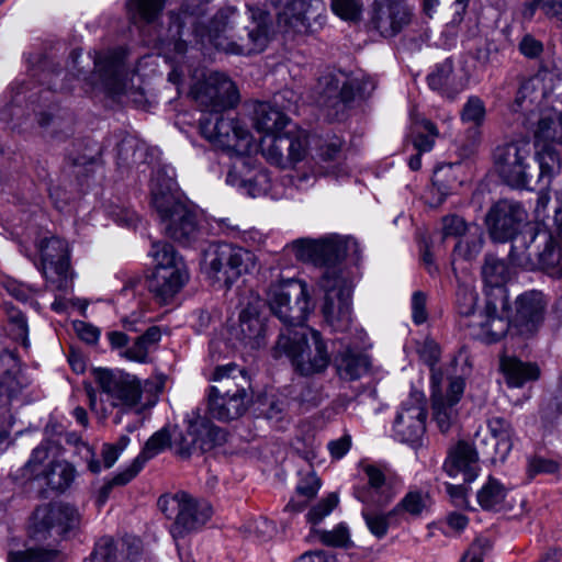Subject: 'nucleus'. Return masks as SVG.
Returning <instances> with one entry per match:
<instances>
[{
	"mask_svg": "<svg viewBox=\"0 0 562 562\" xmlns=\"http://www.w3.org/2000/svg\"><path fill=\"white\" fill-rule=\"evenodd\" d=\"M151 204L167 237L183 246L198 239L200 229L196 214L176 195L170 183L165 188L153 183Z\"/></svg>",
	"mask_w": 562,
	"mask_h": 562,
	"instance_id": "nucleus-5",
	"label": "nucleus"
},
{
	"mask_svg": "<svg viewBox=\"0 0 562 562\" xmlns=\"http://www.w3.org/2000/svg\"><path fill=\"white\" fill-rule=\"evenodd\" d=\"M189 280L187 266L154 269L149 280V290L164 304L180 292Z\"/></svg>",
	"mask_w": 562,
	"mask_h": 562,
	"instance_id": "nucleus-25",
	"label": "nucleus"
},
{
	"mask_svg": "<svg viewBox=\"0 0 562 562\" xmlns=\"http://www.w3.org/2000/svg\"><path fill=\"white\" fill-rule=\"evenodd\" d=\"M80 55L76 50L71 53V72L76 70L75 76L78 79L86 81L92 89L100 88L110 94H121L126 91L130 72L121 52L95 53L94 71L89 77H86L81 69L77 67Z\"/></svg>",
	"mask_w": 562,
	"mask_h": 562,
	"instance_id": "nucleus-8",
	"label": "nucleus"
},
{
	"mask_svg": "<svg viewBox=\"0 0 562 562\" xmlns=\"http://www.w3.org/2000/svg\"><path fill=\"white\" fill-rule=\"evenodd\" d=\"M267 302L285 326L273 348V356H285L302 375L323 373L330 363V355L321 333L304 326L313 310L307 283L278 273L268 288Z\"/></svg>",
	"mask_w": 562,
	"mask_h": 562,
	"instance_id": "nucleus-2",
	"label": "nucleus"
},
{
	"mask_svg": "<svg viewBox=\"0 0 562 562\" xmlns=\"http://www.w3.org/2000/svg\"><path fill=\"white\" fill-rule=\"evenodd\" d=\"M339 499L336 494H329L326 498L322 499L317 505L311 508L307 514V519L313 525L321 522L328 516L337 506Z\"/></svg>",
	"mask_w": 562,
	"mask_h": 562,
	"instance_id": "nucleus-51",
	"label": "nucleus"
},
{
	"mask_svg": "<svg viewBox=\"0 0 562 562\" xmlns=\"http://www.w3.org/2000/svg\"><path fill=\"white\" fill-rule=\"evenodd\" d=\"M167 0H126V10L134 24L155 23L162 13Z\"/></svg>",
	"mask_w": 562,
	"mask_h": 562,
	"instance_id": "nucleus-34",
	"label": "nucleus"
},
{
	"mask_svg": "<svg viewBox=\"0 0 562 562\" xmlns=\"http://www.w3.org/2000/svg\"><path fill=\"white\" fill-rule=\"evenodd\" d=\"M56 550L30 549L27 551L10 552L8 562H56Z\"/></svg>",
	"mask_w": 562,
	"mask_h": 562,
	"instance_id": "nucleus-47",
	"label": "nucleus"
},
{
	"mask_svg": "<svg viewBox=\"0 0 562 562\" xmlns=\"http://www.w3.org/2000/svg\"><path fill=\"white\" fill-rule=\"evenodd\" d=\"M47 484L58 491L66 490L75 479V470L68 463L56 462L52 464L50 470L45 473Z\"/></svg>",
	"mask_w": 562,
	"mask_h": 562,
	"instance_id": "nucleus-42",
	"label": "nucleus"
},
{
	"mask_svg": "<svg viewBox=\"0 0 562 562\" xmlns=\"http://www.w3.org/2000/svg\"><path fill=\"white\" fill-rule=\"evenodd\" d=\"M504 293L503 310L506 314V321L496 319L494 316V341L503 338L507 331L512 335L531 337L541 326L544 318L546 302L543 295L538 291H528L520 294L515 301V311L509 312L508 297L506 290Z\"/></svg>",
	"mask_w": 562,
	"mask_h": 562,
	"instance_id": "nucleus-6",
	"label": "nucleus"
},
{
	"mask_svg": "<svg viewBox=\"0 0 562 562\" xmlns=\"http://www.w3.org/2000/svg\"><path fill=\"white\" fill-rule=\"evenodd\" d=\"M202 135L215 146L238 156L248 155L254 145L251 133L237 119L228 116L204 117L200 121Z\"/></svg>",
	"mask_w": 562,
	"mask_h": 562,
	"instance_id": "nucleus-12",
	"label": "nucleus"
},
{
	"mask_svg": "<svg viewBox=\"0 0 562 562\" xmlns=\"http://www.w3.org/2000/svg\"><path fill=\"white\" fill-rule=\"evenodd\" d=\"M116 547L111 537L100 538L90 554L89 562H115Z\"/></svg>",
	"mask_w": 562,
	"mask_h": 562,
	"instance_id": "nucleus-49",
	"label": "nucleus"
},
{
	"mask_svg": "<svg viewBox=\"0 0 562 562\" xmlns=\"http://www.w3.org/2000/svg\"><path fill=\"white\" fill-rule=\"evenodd\" d=\"M191 93L204 111L218 113L238 103L239 94L235 83L224 74L211 72L196 82Z\"/></svg>",
	"mask_w": 562,
	"mask_h": 562,
	"instance_id": "nucleus-16",
	"label": "nucleus"
},
{
	"mask_svg": "<svg viewBox=\"0 0 562 562\" xmlns=\"http://www.w3.org/2000/svg\"><path fill=\"white\" fill-rule=\"evenodd\" d=\"M555 75L547 69H540L536 75L528 78L519 88L517 102L520 106L529 99V102L537 103L546 98L553 90Z\"/></svg>",
	"mask_w": 562,
	"mask_h": 562,
	"instance_id": "nucleus-30",
	"label": "nucleus"
},
{
	"mask_svg": "<svg viewBox=\"0 0 562 562\" xmlns=\"http://www.w3.org/2000/svg\"><path fill=\"white\" fill-rule=\"evenodd\" d=\"M171 446V435L167 427H162L154 432L145 442L139 454L133 462L123 471L114 476L115 484H127L131 482L144 468L147 461L162 452L166 448Z\"/></svg>",
	"mask_w": 562,
	"mask_h": 562,
	"instance_id": "nucleus-23",
	"label": "nucleus"
},
{
	"mask_svg": "<svg viewBox=\"0 0 562 562\" xmlns=\"http://www.w3.org/2000/svg\"><path fill=\"white\" fill-rule=\"evenodd\" d=\"M345 140L337 135L322 139L317 147V157L323 162L338 161L342 157Z\"/></svg>",
	"mask_w": 562,
	"mask_h": 562,
	"instance_id": "nucleus-46",
	"label": "nucleus"
},
{
	"mask_svg": "<svg viewBox=\"0 0 562 562\" xmlns=\"http://www.w3.org/2000/svg\"><path fill=\"white\" fill-rule=\"evenodd\" d=\"M479 295L475 289L465 283H459L456 292V308L460 322L476 313Z\"/></svg>",
	"mask_w": 562,
	"mask_h": 562,
	"instance_id": "nucleus-41",
	"label": "nucleus"
},
{
	"mask_svg": "<svg viewBox=\"0 0 562 562\" xmlns=\"http://www.w3.org/2000/svg\"><path fill=\"white\" fill-rule=\"evenodd\" d=\"M483 238L481 233H473L465 238L459 239L453 249V261L457 259L472 260L483 248Z\"/></svg>",
	"mask_w": 562,
	"mask_h": 562,
	"instance_id": "nucleus-43",
	"label": "nucleus"
},
{
	"mask_svg": "<svg viewBox=\"0 0 562 562\" xmlns=\"http://www.w3.org/2000/svg\"><path fill=\"white\" fill-rule=\"evenodd\" d=\"M537 142L562 145V115L549 111L541 114L535 131Z\"/></svg>",
	"mask_w": 562,
	"mask_h": 562,
	"instance_id": "nucleus-36",
	"label": "nucleus"
},
{
	"mask_svg": "<svg viewBox=\"0 0 562 562\" xmlns=\"http://www.w3.org/2000/svg\"><path fill=\"white\" fill-rule=\"evenodd\" d=\"M161 339V330L158 326L148 327L143 335L138 336L134 344L123 350L121 356L125 359L137 362L148 363L149 353L156 349Z\"/></svg>",
	"mask_w": 562,
	"mask_h": 562,
	"instance_id": "nucleus-32",
	"label": "nucleus"
},
{
	"mask_svg": "<svg viewBox=\"0 0 562 562\" xmlns=\"http://www.w3.org/2000/svg\"><path fill=\"white\" fill-rule=\"evenodd\" d=\"M453 72L452 59L447 58L436 65L434 70L427 76V82L431 90L445 93L449 86Z\"/></svg>",
	"mask_w": 562,
	"mask_h": 562,
	"instance_id": "nucleus-45",
	"label": "nucleus"
},
{
	"mask_svg": "<svg viewBox=\"0 0 562 562\" xmlns=\"http://www.w3.org/2000/svg\"><path fill=\"white\" fill-rule=\"evenodd\" d=\"M452 407L446 403L445 398L437 394L436 391L432 393V409L434 417L441 432H447L451 426L452 419Z\"/></svg>",
	"mask_w": 562,
	"mask_h": 562,
	"instance_id": "nucleus-48",
	"label": "nucleus"
},
{
	"mask_svg": "<svg viewBox=\"0 0 562 562\" xmlns=\"http://www.w3.org/2000/svg\"><path fill=\"white\" fill-rule=\"evenodd\" d=\"M530 155L528 142L512 143L498 147L494 155V171L512 187H520L528 182L526 159Z\"/></svg>",
	"mask_w": 562,
	"mask_h": 562,
	"instance_id": "nucleus-20",
	"label": "nucleus"
},
{
	"mask_svg": "<svg viewBox=\"0 0 562 562\" xmlns=\"http://www.w3.org/2000/svg\"><path fill=\"white\" fill-rule=\"evenodd\" d=\"M427 297L424 292L416 291L412 295V318L416 325H420L427 321L426 311Z\"/></svg>",
	"mask_w": 562,
	"mask_h": 562,
	"instance_id": "nucleus-60",
	"label": "nucleus"
},
{
	"mask_svg": "<svg viewBox=\"0 0 562 562\" xmlns=\"http://www.w3.org/2000/svg\"><path fill=\"white\" fill-rule=\"evenodd\" d=\"M212 381L215 384L210 387L211 394L243 396V398L252 400L254 393L249 374L234 363L217 367Z\"/></svg>",
	"mask_w": 562,
	"mask_h": 562,
	"instance_id": "nucleus-22",
	"label": "nucleus"
},
{
	"mask_svg": "<svg viewBox=\"0 0 562 562\" xmlns=\"http://www.w3.org/2000/svg\"><path fill=\"white\" fill-rule=\"evenodd\" d=\"M413 9L403 0H375L369 13V26L384 38H392L412 22Z\"/></svg>",
	"mask_w": 562,
	"mask_h": 562,
	"instance_id": "nucleus-17",
	"label": "nucleus"
},
{
	"mask_svg": "<svg viewBox=\"0 0 562 562\" xmlns=\"http://www.w3.org/2000/svg\"><path fill=\"white\" fill-rule=\"evenodd\" d=\"M172 447L175 453L183 459L189 458L198 448V442L193 440V436L180 434L179 438H175Z\"/></svg>",
	"mask_w": 562,
	"mask_h": 562,
	"instance_id": "nucleus-63",
	"label": "nucleus"
},
{
	"mask_svg": "<svg viewBox=\"0 0 562 562\" xmlns=\"http://www.w3.org/2000/svg\"><path fill=\"white\" fill-rule=\"evenodd\" d=\"M426 398L423 393L412 392L402 402L396 414L393 431L401 442L418 443L426 430Z\"/></svg>",
	"mask_w": 562,
	"mask_h": 562,
	"instance_id": "nucleus-18",
	"label": "nucleus"
},
{
	"mask_svg": "<svg viewBox=\"0 0 562 562\" xmlns=\"http://www.w3.org/2000/svg\"><path fill=\"white\" fill-rule=\"evenodd\" d=\"M81 515L69 504L55 503L40 506L32 518V536L38 540L47 536L67 537L79 529Z\"/></svg>",
	"mask_w": 562,
	"mask_h": 562,
	"instance_id": "nucleus-13",
	"label": "nucleus"
},
{
	"mask_svg": "<svg viewBox=\"0 0 562 562\" xmlns=\"http://www.w3.org/2000/svg\"><path fill=\"white\" fill-rule=\"evenodd\" d=\"M188 435L193 436V440L198 442V449L202 452L209 451L217 445L223 443L225 431L204 417H195L190 420L188 426Z\"/></svg>",
	"mask_w": 562,
	"mask_h": 562,
	"instance_id": "nucleus-31",
	"label": "nucleus"
},
{
	"mask_svg": "<svg viewBox=\"0 0 562 562\" xmlns=\"http://www.w3.org/2000/svg\"><path fill=\"white\" fill-rule=\"evenodd\" d=\"M63 74H64V71L60 68L45 67L42 70L40 80L43 85H47V87L49 89L60 90V91L69 90L70 89L69 85L59 82L66 78V75L63 78H60L63 76Z\"/></svg>",
	"mask_w": 562,
	"mask_h": 562,
	"instance_id": "nucleus-56",
	"label": "nucleus"
},
{
	"mask_svg": "<svg viewBox=\"0 0 562 562\" xmlns=\"http://www.w3.org/2000/svg\"><path fill=\"white\" fill-rule=\"evenodd\" d=\"M359 468L368 481V486L357 487L355 490L356 498L367 506L382 507L389 504L394 494L385 470L378 464L366 462H361Z\"/></svg>",
	"mask_w": 562,
	"mask_h": 562,
	"instance_id": "nucleus-21",
	"label": "nucleus"
},
{
	"mask_svg": "<svg viewBox=\"0 0 562 562\" xmlns=\"http://www.w3.org/2000/svg\"><path fill=\"white\" fill-rule=\"evenodd\" d=\"M48 458V449L46 445H40L36 447L31 454L30 460L25 464L26 469L34 476L45 475V470H40V465Z\"/></svg>",
	"mask_w": 562,
	"mask_h": 562,
	"instance_id": "nucleus-59",
	"label": "nucleus"
},
{
	"mask_svg": "<svg viewBox=\"0 0 562 562\" xmlns=\"http://www.w3.org/2000/svg\"><path fill=\"white\" fill-rule=\"evenodd\" d=\"M205 265L214 278L220 280L222 273L224 281L231 283L241 274L251 272L257 266V257L243 247L220 243L206 250Z\"/></svg>",
	"mask_w": 562,
	"mask_h": 562,
	"instance_id": "nucleus-11",
	"label": "nucleus"
},
{
	"mask_svg": "<svg viewBox=\"0 0 562 562\" xmlns=\"http://www.w3.org/2000/svg\"><path fill=\"white\" fill-rule=\"evenodd\" d=\"M284 255L299 261L312 262L321 270L318 284L327 285L329 278L347 268L345 260L357 265L361 249L356 238L331 234L319 239L300 238L288 244Z\"/></svg>",
	"mask_w": 562,
	"mask_h": 562,
	"instance_id": "nucleus-4",
	"label": "nucleus"
},
{
	"mask_svg": "<svg viewBox=\"0 0 562 562\" xmlns=\"http://www.w3.org/2000/svg\"><path fill=\"white\" fill-rule=\"evenodd\" d=\"M375 82L369 77L351 78L344 71L330 72L317 83L318 104L328 110V116L344 112L357 95L369 97Z\"/></svg>",
	"mask_w": 562,
	"mask_h": 562,
	"instance_id": "nucleus-7",
	"label": "nucleus"
},
{
	"mask_svg": "<svg viewBox=\"0 0 562 562\" xmlns=\"http://www.w3.org/2000/svg\"><path fill=\"white\" fill-rule=\"evenodd\" d=\"M331 9L341 19L353 21L359 18L361 4L357 0H331Z\"/></svg>",
	"mask_w": 562,
	"mask_h": 562,
	"instance_id": "nucleus-53",
	"label": "nucleus"
},
{
	"mask_svg": "<svg viewBox=\"0 0 562 562\" xmlns=\"http://www.w3.org/2000/svg\"><path fill=\"white\" fill-rule=\"evenodd\" d=\"M443 470L450 477H457L462 474L464 482L470 483L474 481L480 471L477 452L470 443L464 441L458 442L449 452L443 463Z\"/></svg>",
	"mask_w": 562,
	"mask_h": 562,
	"instance_id": "nucleus-26",
	"label": "nucleus"
},
{
	"mask_svg": "<svg viewBox=\"0 0 562 562\" xmlns=\"http://www.w3.org/2000/svg\"><path fill=\"white\" fill-rule=\"evenodd\" d=\"M559 470V464L554 460L546 459L542 457H532L528 460V474L535 476L540 473H555Z\"/></svg>",
	"mask_w": 562,
	"mask_h": 562,
	"instance_id": "nucleus-58",
	"label": "nucleus"
},
{
	"mask_svg": "<svg viewBox=\"0 0 562 562\" xmlns=\"http://www.w3.org/2000/svg\"><path fill=\"white\" fill-rule=\"evenodd\" d=\"M154 260V269L187 266L182 256L167 241H154L149 251Z\"/></svg>",
	"mask_w": 562,
	"mask_h": 562,
	"instance_id": "nucleus-37",
	"label": "nucleus"
},
{
	"mask_svg": "<svg viewBox=\"0 0 562 562\" xmlns=\"http://www.w3.org/2000/svg\"><path fill=\"white\" fill-rule=\"evenodd\" d=\"M250 11L252 26L245 27L244 34L234 32L238 18L234 8L220 10L207 20V24L201 7L194 10L186 8L179 13L171 12L168 36L162 41V45L173 53L171 58L178 65L169 72V80L178 85L183 80L186 70H189L181 64L189 43L201 47L213 46L218 50L238 55L262 52L268 43L269 15L260 9Z\"/></svg>",
	"mask_w": 562,
	"mask_h": 562,
	"instance_id": "nucleus-1",
	"label": "nucleus"
},
{
	"mask_svg": "<svg viewBox=\"0 0 562 562\" xmlns=\"http://www.w3.org/2000/svg\"><path fill=\"white\" fill-rule=\"evenodd\" d=\"M524 209L514 202L503 200L494 205V239L505 241L513 238L525 218Z\"/></svg>",
	"mask_w": 562,
	"mask_h": 562,
	"instance_id": "nucleus-27",
	"label": "nucleus"
},
{
	"mask_svg": "<svg viewBox=\"0 0 562 562\" xmlns=\"http://www.w3.org/2000/svg\"><path fill=\"white\" fill-rule=\"evenodd\" d=\"M423 126H424L425 131H427L428 134L427 135L418 134L414 138V146L419 151V154L427 153V151L431 150V148L435 144V138L438 135L436 125L434 123H431L430 121H425L423 123Z\"/></svg>",
	"mask_w": 562,
	"mask_h": 562,
	"instance_id": "nucleus-55",
	"label": "nucleus"
},
{
	"mask_svg": "<svg viewBox=\"0 0 562 562\" xmlns=\"http://www.w3.org/2000/svg\"><path fill=\"white\" fill-rule=\"evenodd\" d=\"M281 97H283L282 93L274 95V104L261 101L254 103V125L258 132L266 134L263 139H269L270 137L280 134L291 124L289 116L276 106L279 102L278 99Z\"/></svg>",
	"mask_w": 562,
	"mask_h": 562,
	"instance_id": "nucleus-24",
	"label": "nucleus"
},
{
	"mask_svg": "<svg viewBox=\"0 0 562 562\" xmlns=\"http://www.w3.org/2000/svg\"><path fill=\"white\" fill-rule=\"evenodd\" d=\"M499 370L509 387H521L540 378V368L533 362H522L516 357H502Z\"/></svg>",
	"mask_w": 562,
	"mask_h": 562,
	"instance_id": "nucleus-28",
	"label": "nucleus"
},
{
	"mask_svg": "<svg viewBox=\"0 0 562 562\" xmlns=\"http://www.w3.org/2000/svg\"><path fill=\"white\" fill-rule=\"evenodd\" d=\"M97 389L89 387V406L100 418L106 419L116 411L115 424L121 416L132 411L139 412L143 398L142 381L135 374L120 369L97 368L93 370Z\"/></svg>",
	"mask_w": 562,
	"mask_h": 562,
	"instance_id": "nucleus-3",
	"label": "nucleus"
},
{
	"mask_svg": "<svg viewBox=\"0 0 562 562\" xmlns=\"http://www.w3.org/2000/svg\"><path fill=\"white\" fill-rule=\"evenodd\" d=\"M321 540L327 546L345 547L349 543V530L345 525H338L333 530L322 531Z\"/></svg>",
	"mask_w": 562,
	"mask_h": 562,
	"instance_id": "nucleus-54",
	"label": "nucleus"
},
{
	"mask_svg": "<svg viewBox=\"0 0 562 562\" xmlns=\"http://www.w3.org/2000/svg\"><path fill=\"white\" fill-rule=\"evenodd\" d=\"M361 515L368 529L374 537L381 539L386 536L390 525L389 520L393 516V512L382 513L366 507L362 509Z\"/></svg>",
	"mask_w": 562,
	"mask_h": 562,
	"instance_id": "nucleus-44",
	"label": "nucleus"
},
{
	"mask_svg": "<svg viewBox=\"0 0 562 562\" xmlns=\"http://www.w3.org/2000/svg\"><path fill=\"white\" fill-rule=\"evenodd\" d=\"M158 507L168 518L176 513L171 528L173 538L183 537L188 532L198 530L206 524L212 515V508L207 502L194 499L184 492L159 497Z\"/></svg>",
	"mask_w": 562,
	"mask_h": 562,
	"instance_id": "nucleus-9",
	"label": "nucleus"
},
{
	"mask_svg": "<svg viewBox=\"0 0 562 562\" xmlns=\"http://www.w3.org/2000/svg\"><path fill=\"white\" fill-rule=\"evenodd\" d=\"M329 279L327 285L319 284L325 292L324 319L333 330L346 331L352 324V280L347 268Z\"/></svg>",
	"mask_w": 562,
	"mask_h": 562,
	"instance_id": "nucleus-10",
	"label": "nucleus"
},
{
	"mask_svg": "<svg viewBox=\"0 0 562 562\" xmlns=\"http://www.w3.org/2000/svg\"><path fill=\"white\" fill-rule=\"evenodd\" d=\"M240 331L243 334V340L245 344H250L260 337L262 326L257 317H245L240 315Z\"/></svg>",
	"mask_w": 562,
	"mask_h": 562,
	"instance_id": "nucleus-57",
	"label": "nucleus"
},
{
	"mask_svg": "<svg viewBox=\"0 0 562 562\" xmlns=\"http://www.w3.org/2000/svg\"><path fill=\"white\" fill-rule=\"evenodd\" d=\"M491 549L492 544L490 538L480 536L475 538L460 562H483L484 557L488 555Z\"/></svg>",
	"mask_w": 562,
	"mask_h": 562,
	"instance_id": "nucleus-50",
	"label": "nucleus"
},
{
	"mask_svg": "<svg viewBox=\"0 0 562 562\" xmlns=\"http://www.w3.org/2000/svg\"><path fill=\"white\" fill-rule=\"evenodd\" d=\"M267 407L261 409V414L268 420L278 424L285 417V403L276 398H270L267 402Z\"/></svg>",
	"mask_w": 562,
	"mask_h": 562,
	"instance_id": "nucleus-64",
	"label": "nucleus"
},
{
	"mask_svg": "<svg viewBox=\"0 0 562 562\" xmlns=\"http://www.w3.org/2000/svg\"><path fill=\"white\" fill-rule=\"evenodd\" d=\"M519 52L527 58H537L543 52V44L530 34H526L518 45Z\"/></svg>",
	"mask_w": 562,
	"mask_h": 562,
	"instance_id": "nucleus-62",
	"label": "nucleus"
},
{
	"mask_svg": "<svg viewBox=\"0 0 562 562\" xmlns=\"http://www.w3.org/2000/svg\"><path fill=\"white\" fill-rule=\"evenodd\" d=\"M335 363L339 376L350 381L359 379L369 367L367 357L349 349L338 355Z\"/></svg>",
	"mask_w": 562,
	"mask_h": 562,
	"instance_id": "nucleus-35",
	"label": "nucleus"
},
{
	"mask_svg": "<svg viewBox=\"0 0 562 562\" xmlns=\"http://www.w3.org/2000/svg\"><path fill=\"white\" fill-rule=\"evenodd\" d=\"M494 439L496 440L494 452L497 454V458H494V463L496 461L504 462L514 447V431L508 422L505 419L494 420Z\"/></svg>",
	"mask_w": 562,
	"mask_h": 562,
	"instance_id": "nucleus-38",
	"label": "nucleus"
},
{
	"mask_svg": "<svg viewBox=\"0 0 562 562\" xmlns=\"http://www.w3.org/2000/svg\"><path fill=\"white\" fill-rule=\"evenodd\" d=\"M41 271L48 285L63 290L69 271V245L57 236L45 237L38 243Z\"/></svg>",
	"mask_w": 562,
	"mask_h": 562,
	"instance_id": "nucleus-19",
	"label": "nucleus"
},
{
	"mask_svg": "<svg viewBox=\"0 0 562 562\" xmlns=\"http://www.w3.org/2000/svg\"><path fill=\"white\" fill-rule=\"evenodd\" d=\"M517 499L494 480V513L504 516L514 509Z\"/></svg>",
	"mask_w": 562,
	"mask_h": 562,
	"instance_id": "nucleus-52",
	"label": "nucleus"
},
{
	"mask_svg": "<svg viewBox=\"0 0 562 562\" xmlns=\"http://www.w3.org/2000/svg\"><path fill=\"white\" fill-rule=\"evenodd\" d=\"M485 114L486 110L483 101L477 97H470L463 106L461 119L463 122L474 125V128L470 131L473 135V145L480 139L477 127L483 123Z\"/></svg>",
	"mask_w": 562,
	"mask_h": 562,
	"instance_id": "nucleus-40",
	"label": "nucleus"
},
{
	"mask_svg": "<svg viewBox=\"0 0 562 562\" xmlns=\"http://www.w3.org/2000/svg\"><path fill=\"white\" fill-rule=\"evenodd\" d=\"M471 338L486 345L492 344V302L487 299L484 308L460 322Z\"/></svg>",
	"mask_w": 562,
	"mask_h": 562,
	"instance_id": "nucleus-33",
	"label": "nucleus"
},
{
	"mask_svg": "<svg viewBox=\"0 0 562 562\" xmlns=\"http://www.w3.org/2000/svg\"><path fill=\"white\" fill-rule=\"evenodd\" d=\"M431 506V498L427 491L422 488H412L402 501L397 504V508L412 516H420Z\"/></svg>",
	"mask_w": 562,
	"mask_h": 562,
	"instance_id": "nucleus-39",
	"label": "nucleus"
},
{
	"mask_svg": "<svg viewBox=\"0 0 562 562\" xmlns=\"http://www.w3.org/2000/svg\"><path fill=\"white\" fill-rule=\"evenodd\" d=\"M252 400L238 396L211 394L209 392V414L211 417L229 422L239 418L248 408Z\"/></svg>",
	"mask_w": 562,
	"mask_h": 562,
	"instance_id": "nucleus-29",
	"label": "nucleus"
},
{
	"mask_svg": "<svg viewBox=\"0 0 562 562\" xmlns=\"http://www.w3.org/2000/svg\"><path fill=\"white\" fill-rule=\"evenodd\" d=\"M467 232V224L460 216L450 215L442 220V235L445 238L462 236Z\"/></svg>",
	"mask_w": 562,
	"mask_h": 562,
	"instance_id": "nucleus-61",
	"label": "nucleus"
},
{
	"mask_svg": "<svg viewBox=\"0 0 562 562\" xmlns=\"http://www.w3.org/2000/svg\"><path fill=\"white\" fill-rule=\"evenodd\" d=\"M307 136L296 130H289L262 139L261 153L268 162L281 169L294 168L307 156Z\"/></svg>",
	"mask_w": 562,
	"mask_h": 562,
	"instance_id": "nucleus-15",
	"label": "nucleus"
},
{
	"mask_svg": "<svg viewBox=\"0 0 562 562\" xmlns=\"http://www.w3.org/2000/svg\"><path fill=\"white\" fill-rule=\"evenodd\" d=\"M326 4L323 0H292L278 14V24L284 32L311 34L323 29Z\"/></svg>",
	"mask_w": 562,
	"mask_h": 562,
	"instance_id": "nucleus-14",
	"label": "nucleus"
}]
</instances>
